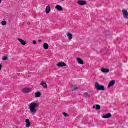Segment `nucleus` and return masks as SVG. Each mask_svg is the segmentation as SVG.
<instances>
[{
	"label": "nucleus",
	"instance_id": "24",
	"mask_svg": "<svg viewBox=\"0 0 128 128\" xmlns=\"http://www.w3.org/2000/svg\"><path fill=\"white\" fill-rule=\"evenodd\" d=\"M63 114H64V116H66V117L68 116V114H66V112L63 113Z\"/></svg>",
	"mask_w": 128,
	"mask_h": 128
},
{
	"label": "nucleus",
	"instance_id": "12",
	"mask_svg": "<svg viewBox=\"0 0 128 128\" xmlns=\"http://www.w3.org/2000/svg\"><path fill=\"white\" fill-rule=\"evenodd\" d=\"M83 96H84V98H90V94H88V93L85 92L83 94Z\"/></svg>",
	"mask_w": 128,
	"mask_h": 128
},
{
	"label": "nucleus",
	"instance_id": "5",
	"mask_svg": "<svg viewBox=\"0 0 128 128\" xmlns=\"http://www.w3.org/2000/svg\"><path fill=\"white\" fill-rule=\"evenodd\" d=\"M58 68H62L64 66H66V64L64 62H60L57 64Z\"/></svg>",
	"mask_w": 128,
	"mask_h": 128
},
{
	"label": "nucleus",
	"instance_id": "20",
	"mask_svg": "<svg viewBox=\"0 0 128 128\" xmlns=\"http://www.w3.org/2000/svg\"><path fill=\"white\" fill-rule=\"evenodd\" d=\"M96 110H100V105H96Z\"/></svg>",
	"mask_w": 128,
	"mask_h": 128
},
{
	"label": "nucleus",
	"instance_id": "28",
	"mask_svg": "<svg viewBox=\"0 0 128 128\" xmlns=\"http://www.w3.org/2000/svg\"><path fill=\"white\" fill-rule=\"evenodd\" d=\"M2 70V65L0 64V72Z\"/></svg>",
	"mask_w": 128,
	"mask_h": 128
},
{
	"label": "nucleus",
	"instance_id": "17",
	"mask_svg": "<svg viewBox=\"0 0 128 128\" xmlns=\"http://www.w3.org/2000/svg\"><path fill=\"white\" fill-rule=\"evenodd\" d=\"M78 86L76 85H72V90H78Z\"/></svg>",
	"mask_w": 128,
	"mask_h": 128
},
{
	"label": "nucleus",
	"instance_id": "16",
	"mask_svg": "<svg viewBox=\"0 0 128 128\" xmlns=\"http://www.w3.org/2000/svg\"><path fill=\"white\" fill-rule=\"evenodd\" d=\"M49 46L48 44L47 43H44V50H48V48H49Z\"/></svg>",
	"mask_w": 128,
	"mask_h": 128
},
{
	"label": "nucleus",
	"instance_id": "2",
	"mask_svg": "<svg viewBox=\"0 0 128 128\" xmlns=\"http://www.w3.org/2000/svg\"><path fill=\"white\" fill-rule=\"evenodd\" d=\"M95 88L98 90H106L104 86H100L98 83L95 84Z\"/></svg>",
	"mask_w": 128,
	"mask_h": 128
},
{
	"label": "nucleus",
	"instance_id": "9",
	"mask_svg": "<svg viewBox=\"0 0 128 128\" xmlns=\"http://www.w3.org/2000/svg\"><path fill=\"white\" fill-rule=\"evenodd\" d=\"M18 42H20V44L22 46H26V42L24 40H22V38H18Z\"/></svg>",
	"mask_w": 128,
	"mask_h": 128
},
{
	"label": "nucleus",
	"instance_id": "22",
	"mask_svg": "<svg viewBox=\"0 0 128 128\" xmlns=\"http://www.w3.org/2000/svg\"><path fill=\"white\" fill-rule=\"evenodd\" d=\"M2 26H6V21H2L1 22Z\"/></svg>",
	"mask_w": 128,
	"mask_h": 128
},
{
	"label": "nucleus",
	"instance_id": "19",
	"mask_svg": "<svg viewBox=\"0 0 128 128\" xmlns=\"http://www.w3.org/2000/svg\"><path fill=\"white\" fill-rule=\"evenodd\" d=\"M86 1H80V6H86Z\"/></svg>",
	"mask_w": 128,
	"mask_h": 128
},
{
	"label": "nucleus",
	"instance_id": "10",
	"mask_svg": "<svg viewBox=\"0 0 128 128\" xmlns=\"http://www.w3.org/2000/svg\"><path fill=\"white\" fill-rule=\"evenodd\" d=\"M41 86H43V88L45 89L48 88V84H46V83L44 81L42 82Z\"/></svg>",
	"mask_w": 128,
	"mask_h": 128
},
{
	"label": "nucleus",
	"instance_id": "29",
	"mask_svg": "<svg viewBox=\"0 0 128 128\" xmlns=\"http://www.w3.org/2000/svg\"><path fill=\"white\" fill-rule=\"evenodd\" d=\"M42 42V40H38V42Z\"/></svg>",
	"mask_w": 128,
	"mask_h": 128
},
{
	"label": "nucleus",
	"instance_id": "1",
	"mask_svg": "<svg viewBox=\"0 0 128 128\" xmlns=\"http://www.w3.org/2000/svg\"><path fill=\"white\" fill-rule=\"evenodd\" d=\"M40 106H38V104L34 102L30 104L29 106V110L32 116L36 114L38 112V108Z\"/></svg>",
	"mask_w": 128,
	"mask_h": 128
},
{
	"label": "nucleus",
	"instance_id": "31",
	"mask_svg": "<svg viewBox=\"0 0 128 128\" xmlns=\"http://www.w3.org/2000/svg\"><path fill=\"white\" fill-rule=\"evenodd\" d=\"M2 4V0H0V4Z\"/></svg>",
	"mask_w": 128,
	"mask_h": 128
},
{
	"label": "nucleus",
	"instance_id": "4",
	"mask_svg": "<svg viewBox=\"0 0 128 128\" xmlns=\"http://www.w3.org/2000/svg\"><path fill=\"white\" fill-rule=\"evenodd\" d=\"M22 92L24 94H29V92H32V89L30 88H24L22 90Z\"/></svg>",
	"mask_w": 128,
	"mask_h": 128
},
{
	"label": "nucleus",
	"instance_id": "32",
	"mask_svg": "<svg viewBox=\"0 0 128 128\" xmlns=\"http://www.w3.org/2000/svg\"><path fill=\"white\" fill-rule=\"evenodd\" d=\"M62 2H64V0H61Z\"/></svg>",
	"mask_w": 128,
	"mask_h": 128
},
{
	"label": "nucleus",
	"instance_id": "7",
	"mask_svg": "<svg viewBox=\"0 0 128 128\" xmlns=\"http://www.w3.org/2000/svg\"><path fill=\"white\" fill-rule=\"evenodd\" d=\"M116 84L115 80H112L108 86V88H112V86H114Z\"/></svg>",
	"mask_w": 128,
	"mask_h": 128
},
{
	"label": "nucleus",
	"instance_id": "6",
	"mask_svg": "<svg viewBox=\"0 0 128 128\" xmlns=\"http://www.w3.org/2000/svg\"><path fill=\"white\" fill-rule=\"evenodd\" d=\"M101 72H102L103 74H108V72H110V70L108 69L102 68L101 70Z\"/></svg>",
	"mask_w": 128,
	"mask_h": 128
},
{
	"label": "nucleus",
	"instance_id": "25",
	"mask_svg": "<svg viewBox=\"0 0 128 128\" xmlns=\"http://www.w3.org/2000/svg\"><path fill=\"white\" fill-rule=\"evenodd\" d=\"M80 64H84V61L82 60H80Z\"/></svg>",
	"mask_w": 128,
	"mask_h": 128
},
{
	"label": "nucleus",
	"instance_id": "15",
	"mask_svg": "<svg viewBox=\"0 0 128 128\" xmlns=\"http://www.w3.org/2000/svg\"><path fill=\"white\" fill-rule=\"evenodd\" d=\"M46 14H50V6H48L46 8Z\"/></svg>",
	"mask_w": 128,
	"mask_h": 128
},
{
	"label": "nucleus",
	"instance_id": "33",
	"mask_svg": "<svg viewBox=\"0 0 128 128\" xmlns=\"http://www.w3.org/2000/svg\"><path fill=\"white\" fill-rule=\"evenodd\" d=\"M89 2L90 1V0H88Z\"/></svg>",
	"mask_w": 128,
	"mask_h": 128
},
{
	"label": "nucleus",
	"instance_id": "26",
	"mask_svg": "<svg viewBox=\"0 0 128 128\" xmlns=\"http://www.w3.org/2000/svg\"><path fill=\"white\" fill-rule=\"evenodd\" d=\"M33 44H36V41L34 40L33 41Z\"/></svg>",
	"mask_w": 128,
	"mask_h": 128
},
{
	"label": "nucleus",
	"instance_id": "13",
	"mask_svg": "<svg viewBox=\"0 0 128 128\" xmlns=\"http://www.w3.org/2000/svg\"><path fill=\"white\" fill-rule=\"evenodd\" d=\"M56 10H58V12H60V11L62 10V6H60V5H57L56 6Z\"/></svg>",
	"mask_w": 128,
	"mask_h": 128
},
{
	"label": "nucleus",
	"instance_id": "21",
	"mask_svg": "<svg viewBox=\"0 0 128 128\" xmlns=\"http://www.w3.org/2000/svg\"><path fill=\"white\" fill-rule=\"evenodd\" d=\"M2 60H4V62H6V60H8V57L6 56H4L2 58Z\"/></svg>",
	"mask_w": 128,
	"mask_h": 128
},
{
	"label": "nucleus",
	"instance_id": "8",
	"mask_svg": "<svg viewBox=\"0 0 128 128\" xmlns=\"http://www.w3.org/2000/svg\"><path fill=\"white\" fill-rule=\"evenodd\" d=\"M102 118L105 119L110 118H112V114L110 113H108V114L105 116H103Z\"/></svg>",
	"mask_w": 128,
	"mask_h": 128
},
{
	"label": "nucleus",
	"instance_id": "23",
	"mask_svg": "<svg viewBox=\"0 0 128 128\" xmlns=\"http://www.w3.org/2000/svg\"><path fill=\"white\" fill-rule=\"evenodd\" d=\"M77 60H78V64H80V58H77Z\"/></svg>",
	"mask_w": 128,
	"mask_h": 128
},
{
	"label": "nucleus",
	"instance_id": "11",
	"mask_svg": "<svg viewBox=\"0 0 128 128\" xmlns=\"http://www.w3.org/2000/svg\"><path fill=\"white\" fill-rule=\"evenodd\" d=\"M26 128H30V120L26 119Z\"/></svg>",
	"mask_w": 128,
	"mask_h": 128
},
{
	"label": "nucleus",
	"instance_id": "18",
	"mask_svg": "<svg viewBox=\"0 0 128 128\" xmlns=\"http://www.w3.org/2000/svg\"><path fill=\"white\" fill-rule=\"evenodd\" d=\"M40 96H42V94L40 92L35 94V98H40Z\"/></svg>",
	"mask_w": 128,
	"mask_h": 128
},
{
	"label": "nucleus",
	"instance_id": "27",
	"mask_svg": "<svg viewBox=\"0 0 128 128\" xmlns=\"http://www.w3.org/2000/svg\"><path fill=\"white\" fill-rule=\"evenodd\" d=\"M78 4H79L80 6V0H79L78 2Z\"/></svg>",
	"mask_w": 128,
	"mask_h": 128
},
{
	"label": "nucleus",
	"instance_id": "14",
	"mask_svg": "<svg viewBox=\"0 0 128 128\" xmlns=\"http://www.w3.org/2000/svg\"><path fill=\"white\" fill-rule=\"evenodd\" d=\"M66 36H68V40H72V34L68 32L66 34Z\"/></svg>",
	"mask_w": 128,
	"mask_h": 128
},
{
	"label": "nucleus",
	"instance_id": "30",
	"mask_svg": "<svg viewBox=\"0 0 128 128\" xmlns=\"http://www.w3.org/2000/svg\"><path fill=\"white\" fill-rule=\"evenodd\" d=\"M93 108H96V106H93Z\"/></svg>",
	"mask_w": 128,
	"mask_h": 128
},
{
	"label": "nucleus",
	"instance_id": "3",
	"mask_svg": "<svg viewBox=\"0 0 128 128\" xmlns=\"http://www.w3.org/2000/svg\"><path fill=\"white\" fill-rule=\"evenodd\" d=\"M123 14V16L124 18L128 20V12L126 10L124 9L122 10Z\"/></svg>",
	"mask_w": 128,
	"mask_h": 128
}]
</instances>
